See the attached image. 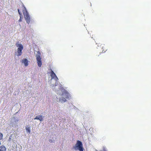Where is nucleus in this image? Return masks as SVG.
I'll use <instances>...</instances> for the list:
<instances>
[{
  "instance_id": "f257e3e1",
  "label": "nucleus",
  "mask_w": 151,
  "mask_h": 151,
  "mask_svg": "<svg viewBox=\"0 0 151 151\" xmlns=\"http://www.w3.org/2000/svg\"><path fill=\"white\" fill-rule=\"evenodd\" d=\"M73 148L76 150H79V151H83L84 150L82 143L79 140L77 141L76 143L73 146Z\"/></svg>"
},
{
  "instance_id": "f03ea898",
  "label": "nucleus",
  "mask_w": 151,
  "mask_h": 151,
  "mask_svg": "<svg viewBox=\"0 0 151 151\" xmlns=\"http://www.w3.org/2000/svg\"><path fill=\"white\" fill-rule=\"evenodd\" d=\"M62 96L60 99V101L62 102L66 101V99L69 98V94L66 91H64L62 93Z\"/></svg>"
},
{
  "instance_id": "7ed1b4c3",
  "label": "nucleus",
  "mask_w": 151,
  "mask_h": 151,
  "mask_svg": "<svg viewBox=\"0 0 151 151\" xmlns=\"http://www.w3.org/2000/svg\"><path fill=\"white\" fill-rule=\"evenodd\" d=\"M22 12L26 22L29 24L30 22V19L29 14L25 8L23 10Z\"/></svg>"
},
{
  "instance_id": "20e7f679",
  "label": "nucleus",
  "mask_w": 151,
  "mask_h": 151,
  "mask_svg": "<svg viewBox=\"0 0 151 151\" xmlns=\"http://www.w3.org/2000/svg\"><path fill=\"white\" fill-rule=\"evenodd\" d=\"M17 47H18L17 49V55L18 56H20L22 54V50H23V47L22 45L21 44H16Z\"/></svg>"
},
{
  "instance_id": "39448f33",
  "label": "nucleus",
  "mask_w": 151,
  "mask_h": 151,
  "mask_svg": "<svg viewBox=\"0 0 151 151\" xmlns=\"http://www.w3.org/2000/svg\"><path fill=\"white\" fill-rule=\"evenodd\" d=\"M41 53L40 52H38L37 53L36 55V59L37 60V63L38 66L40 67L42 65V62L41 61V58L40 57Z\"/></svg>"
},
{
  "instance_id": "423d86ee",
  "label": "nucleus",
  "mask_w": 151,
  "mask_h": 151,
  "mask_svg": "<svg viewBox=\"0 0 151 151\" xmlns=\"http://www.w3.org/2000/svg\"><path fill=\"white\" fill-rule=\"evenodd\" d=\"M51 76L52 78L54 79L56 81H58V78L57 77V76L55 73L52 70L51 71Z\"/></svg>"
},
{
  "instance_id": "0eeeda50",
  "label": "nucleus",
  "mask_w": 151,
  "mask_h": 151,
  "mask_svg": "<svg viewBox=\"0 0 151 151\" xmlns=\"http://www.w3.org/2000/svg\"><path fill=\"white\" fill-rule=\"evenodd\" d=\"M22 63H24L25 66H27L28 65V61L26 58H24L22 60Z\"/></svg>"
},
{
  "instance_id": "6e6552de",
  "label": "nucleus",
  "mask_w": 151,
  "mask_h": 151,
  "mask_svg": "<svg viewBox=\"0 0 151 151\" xmlns=\"http://www.w3.org/2000/svg\"><path fill=\"white\" fill-rule=\"evenodd\" d=\"M35 119L39 120L40 121L42 120L43 118L42 116L41 115H39L36 116L35 118L34 119Z\"/></svg>"
},
{
  "instance_id": "1a4fd4ad",
  "label": "nucleus",
  "mask_w": 151,
  "mask_h": 151,
  "mask_svg": "<svg viewBox=\"0 0 151 151\" xmlns=\"http://www.w3.org/2000/svg\"><path fill=\"white\" fill-rule=\"evenodd\" d=\"M6 148L4 146H1L0 147V151H5Z\"/></svg>"
},
{
  "instance_id": "9d476101",
  "label": "nucleus",
  "mask_w": 151,
  "mask_h": 151,
  "mask_svg": "<svg viewBox=\"0 0 151 151\" xmlns=\"http://www.w3.org/2000/svg\"><path fill=\"white\" fill-rule=\"evenodd\" d=\"M26 129L27 133H29L30 134L31 131L29 127H28V126H27L26 127Z\"/></svg>"
},
{
  "instance_id": "9b49d317",
  "label": "nucleus",
  "mask_w": 151,
  "mask_h": 151,
  "mask_svg": "<svg viewBox=\"0 0 151 151\" xmlns=\"http://www.w3.org/2000/svg\"><path fill=\"white\" fill-rule=\"evenodd\" d=\"M102 49H103V50H102V52H105L107 50V49L105 47H102Z\"/></svg>"
},
{
  "instance_id": "f8f14e48",
  "label": "nucleus",
  "mask_w": 151,
  "mask_h": 151,
  "mask_svg": "<svg viewBox=\"0 0 151 151\" xmlns=\"http://www.w3.org/2000/svg\"><path fill=\"white\" fill-rule=\"evenodd\" d=\"M3 137V134L0 132V140L2 139Z\"/></svg>"
},
{
  "instance_id": "ddd939ff",
  "label": "nucleus",
  "mask_w": 151,
  "mask_h": 151,
  "mask_svg": "<svg viewBox=\"0 0 151 151\" xmlns=\"http://www.w3.org/2000/svg\"><path fill=\"white\" fill-rule=\"evenodd\" d=\"M18 11L19 14V15H20V16H22V14L20 12V10H19V9H18Z\"/></svg>"
},
{
  "instance_id": "4468645a",
  "label": "nucleus",
  "mask_w": 151,
  "mask_h": 151,
  "mask_svg": "<svg viewBox=\"0 0 151 151\" xmlns=\"http://www.w3.org/2000/svg\"><path fill=\"white\" fill-rule=\"evenodd\" d=\"M20 18L19 20L18 21L19 22H21L22 21V16H20Z\"/></svg>"
},
{
  "instance_id": "2eb2a0df",
  "label": "nucleus",
  "mask_w": 151,
  "mask_h": 151,
  "mask_svg": "<svg viewBox=\"0 0 151 151\" xmlns=\"http://www.w3.org/2000/svg\"><path fill=\"white\" fill-rule=\"evenodd\" d=\"M49 141L50 142H53V141L51 139H50L49 140Z\"/></svg>"
},
{
  "instance_id": "dca6fc26",
  "label": "nucleus",
  "mask_w": 151,
  "mask_h": 151,
  "mask_svg": "<svg viewBox=\"0 0 151 151\" xmlns=\"http://www.w3.org/2000/svg\"><path fill=\"white\" fill-rule=\"evenodd\" d=\"M18 120H19V119H18L17 120H16H16L15 121V122H18Z\"/></svg>"
},
{
  "instance_id": "f3484780",
  "label": "nucleus",
  "mask_w": 151,
  "mask_h": 151,
  "mask_svg": "<svg viewBox=\"0 0 151 151\" xmlns=\"http://www.w3.org/2000/svg\"><path fill=\"white\" fill-rule=\"evenodd\" d=\"M99 55H96V56H97L99 57Z\"/></svg>"
},
{
  "instance_id": "a211bd4d",
  "label": "nucleus",
  "mask_w": 151,
  "mask_h": 151,
  "mask_svg": "<svg viewBox=\"0 0 151 151\" xmlns=\"http://www.w3.org/2000/svg\"><path fill=\"white\" fill-rule=\"evenodd\" d=\"M9 139H11L10 137Z\"/></svg>"
},
{
  "instance_id": "6ab92c4d",
  "label": "nucleus",
  "mask_w": 151,
  "mask_h": 151,
  "mask_svg": "<svg viewBox=\"0 0 151 151\" xmlns=\"http://www.w3.org/2000/svg\"><path fill=\"white\" fill-rule=\"evenodd\" d=\"M101 53H100H100H99V54H100V55H101Z\"/></svg>"
}]
</instances>
